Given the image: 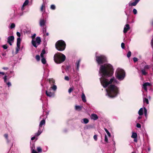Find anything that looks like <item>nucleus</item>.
I'll list each match as a JSON object with an SVG mask.
<instances>
[{"label":"nucleus","mask_w":153,"mask_h":153,"mask_svg":"<svg viewBox=\"0 0 153 153\" xmlns=\"http://www.w3.org/2000/svg\"><path fill=\"white\" fill-rule=\"evenodd\" d=\"M134 141L135 142H137V138H134Z\"/></svg>","instance_id":"052dcab7"},{"label":"nucleus","mask_w":153,"mask_h":153,"mask_svg":"<svg viewBox=\"0 0 153 153\" xmlns=\"http://www.w3.org/2000/svg\"><path fill=\"white\" fill-rule=\"evenodd\" d=\"M29 3V1L28 0H26L25 1V2L24 3L21 8V10L22 11H23L25 9V8L24 7L27 5Z\"/></svg>","instance_id":"a211bd4d"},{"label":"nucleus","mask_w":153,"mask_h":153,"mask_svg":"<svg viewBox=\"0 0 153 153\" xmlns=\"http://www.w3.org/2000/svg\"><path fill=\"white\" fill-rule=\"evenodd\" d=\"M151 84L149 82L144 83L142 85V88L145 91H147V88L150 87L151 86Z\"/></svg>","instance_id":"f8f14e48"},{"label":"nucleus","mask_w":153,"mask_h":153,"mask_svg":"<svg viewBox=\"0 0 153 153\" xmlns=\"http://www.w3.org/2000/svg\"><path fill=\"white\" fill-rule=\"evenodd\" d=\"M130 27L128 24H126L124 27L123 30V33H126L127 31L130 29Z\"/></svg>","instance_id":"dca6fc26"},{"label":"nucleus","mask_w":153,"mask_h":153,"mask_svg":"<svg viewBox=\"0 0 153 153\" xmlns=\"http://www.w3.org/2000/svg\"><path fill=\"white\" fill-rule=\"evenodd\" d=\"M141 117H140V116H139L138 117V118H137V119L138 120H140V119H141Z\"/></svg>","instance_id":"680f3d73"},{"label":"nucleus","mask_w":153,"mask_h":153,"mask_svg":"<svg viewBox=\"0 0 153 153\" xmlns=\"http://www.w3.org/2000/svg\"><path fill=\"white\" fill-rule=\"evenodd\" d=\"M144 113L146 117L147 118V109L145 107H144Z\"/></svg>","instance_id":"a878e982"},{"label":"nucleus","mask_w":153,"mask_h":153,"mask_svg":"<svg viewBox=\"0 0 153 153\" xmlns=\"http://www.w3.org/2000/svg\"><path fill=\"white\" fill-rule=\"evenodd\" d=\"M74 88H70L68 90V92L69 93H70L74 90Z\"/></svg>","instance_id":"a19ab883"},{"label":"nucleus","mask_w":153,"mask_h":153,"mask_svg":"<svg viewBox=\"0 0 153 153\" xmlns=\"http://www.w3.org/2000/svg\"><path fill=\"white\" fill-rule=\"evenodd\" d=\"M131 137L133 138H137V134L136 133L133 132L132 133Z\"/></svg>","instance_id":"393cba45"},{"label":"nucleus","mask_w":153,"mask_h":153,"mask_svg":"<svg viewBox=\"0 0 153 153\" xmlns=\"http://www.w3.org/2000/svg\"><path fill=\"white\" fill-rule=\"evenodd\" d=\"M144 107L140 108L138 111V114L140 116L142 115L143 114Z\"/></svg>","instance_id":"aec40b11"},{"label":"nucleus","mask_w":153,"mask_h":153,"mask_svg":"<svg viewBox=\"0 0 153 153\" xmlns=\"http://www.w3.org/2000/svg\"><path fill=\"white\" fill-rule=\"evenodd\" d=\"M0 74H1L3 75H4V73L3 72H0Z\"/></svg>","instance_id":"e2e57ef3"},{"label":"nucleus","mask_w":153,"mask_h":153,"mask_svg":"<svg viewBox=\"0 0 153 153\" xmlns=\"http://www.w3.org/2000/svg\"><path fill=\"white\" fill-rule=\"evenodd\" d=\"M104 130H105V132H106V133H107L108 135V136L109 137H110L111 134L110 133V132L108 131L107 130V129L106 128H105Z\"/></svg>","instance_id":"72a5a7b5"},{"label":"nucleus","mask_w":153,"mask_h":153,"mask_svg":"<svg viewBox=\"0 0 153 153\" xmlns=\"http://www.w3.org/2000/svg\"><path fill=\"white\" fill-rule=\"evenodd\" d=\"M89 122L87 118L83 119L81 121V122L85 124H87Z\"/></svg>","instance_id":"4be33fe9"},{"label":"nucleus","mask_w":153,"mask_h":153,"mask_svg":"<svg viewBox=\"0 0 153 153\" xmlns=\"http://www.w3.org/2000/svg\"><path fill=\"white\" fill-rule=\"evenodd\" d=\"M3 69L5 70H7L8 68H7L4 67L3 68Z\"/></svg>","instance_id":"69168bd1"},{"label":"nucleus","mask_w":153,"mask_h":153,"mask_svg":"<svg viewBox=\"0 0 153 153\" xmlns=\"http://www.w3.org/2000/svg\"><path fill=\"white\" fill-rule=\"evenodd\" d=\"M45 53V50L43 49L41 53L40 54V56L41 58L44 57V55Z\"/></svg>","instance_id":"cd10ccee"},{"label":"nucleus","mask_w":153,"mask_h":153,"mask_svg":"<svg viewBox=\"0 0 153 153\" xmlns=\"http://www.w3.org/2000/svg\"><path fill=\"white\" fill-rule=\"evenodd\" d=\"M152 26H153V21H152Z\"/></svg>","instance_id":"774afa93"},{"label":"nucleus","mask_w":153,"mask_h":153,"mask_svg":"<svg viewBox=\"0 0 153 153\" xmlns=\"http://www.w3.org/2000/svg\"><path fill=\"white\" fill-rule=\"evenodd\" d=\"M37 150L39 152H42V149L40 147H38L37 148Z\"/></svg>","instance_id":"f704fd0d"},{"label":"nucleus","mask_w":153,"mask_h":153,"mask_svg":"<svg viewBox=\"0 0 153 153\" xmlns=\"http://www.w3.org/2000/svg\"><path fill=\"white\" fill-rule=\"evenodd\" d=\"M3 79H4V81L5 82L7 83V76H5L4 77Z\"/></svg>","instance_id":"37998d69"},{"label":"nucleus","mask_w":153,"mask_h":153,"mask_svg":"<svg viewBox=\"0 0 153 153\" xmlns=\"http://www.w3.org/2000/svg\"><path fill=\"white\" fill-rule=\"evenodd\" d=\"M57 86L54 84L51 85V87L50 88V89L51 90L52 89L54 91H56L57 89Z\"/></svg>","instance_id":"412c9836"},{"label":"nucleus","mask_w":153,"mask_h":153,"mask_svg":"<svg viewBox=\"0 0 153 153\" xmlns=\"http://www.w3.org/2000/svg\"><path fill=\"white\" fill-rule=\"evenodd\" d=\"M15 27V24L14 23H12L10 25V28L11 29H12V28H14Z\"/></svg>","instance_id":"e433bc0d"},{"label":"nucleus","mask_w":153,"mask_h":153,"mask_svg":"<svg viewBox=\"0 0 153 153\" xmlns=\"http://www.w3.org/2000/svg\"><path fill=\"white\" fill-rule=\"evenodd\" d=\"M82 99L83 102H85L86 101L85 95L83 93L82 95Z\"/></svg>","instance_id":"5701e85b"},{"label":"nucleus","mask_w":153,"mask_h":153,"mask_svg":"<svg viewBox=\"0 0 153 153\" xmlns=\"http://www.w3.org/2000/svg\"><path fill=\"white\" fill-rule=\"evenodd\" d=\"M45 53V50L43 49L41 53L40 54V56L41 58L44 57V55Z\"/></svg>","instance_id":"bb28decb"},{"label":"nucleus","mask_w":153,"mask_h":153,"mask_svg":"<svg viewBox=\"0 0 153 153\" xmlns=\"http://www.w3.org/2000/svg\"><path fill=\"white\" fill-rule=\"evenodd\" d=\"M32 153H38L34 149H33L32 151Z\"/></svg>","instance_id":"5fc2aeb1"},{"label":"nucleus","mask_w":153,"mask_h":153,"mask_svg":"<svg viewBox=\"0 0 153 153\" xmlns=\"http://www.w3.org/2000/svg\"><path fill=\"white\" fill-rule=\"evenodd\" d=\"M36 34L35 33L34 34L31 36L32 39H34L35 37L36 36Z\"/></svg>","instance_id":"3c124183"},{"label":"nucleus","mask_w":153,"mask_h":153,"mask_svg":"<svg viewBox=\"0 0 153 153\" xmlns=\"http://www.w3.org/2000/svg\"><path fill=\"white\" fill-rule=\"evenodd\" d=\"M41 62L42 63L44 64H45L46 63V60L45 57L41 58Z\"/></svg>","instance_id":"2f4dec72"},{"label":"nucleus","mask_w":153,"mask_h":153,"mask_svg":"<svg viewBox=\"0 0 153 153\" xmlns=\"http://www.w3.org/2000/svg\"><path fill=\"white\" fill-rule=\"evenodd\" d=\"M14 39V37L13 36H9L8 37L7 42L10 45H12V42L13 41Z\"/></svg>","instance_id":"4468645a"},{"label":"nucleus","mask_w":153,"mask_h":153,"mask_svg":"<svg viewBox=\"0 0 153 153\" xmlns=\"http://www.w3.org/2000/svg\"><path fill=\"white\" fill-rule=\"evenodd\" d=\"M82 109V107L79 106V105H76L75 106V109L76 110L78 111H80Z\"/></svg>","instance_id":"c756f323"},{"label":"nucleus","mask_w":153,"mask_h":153,"mask_svg":"<svg viewBox=\"0 0 153 153\" xmlns=\"http://www.w3.org/2000/svg\"><path fill=\"white\" fill-rule=\"evenodd\" d=\"M49 82L51 84H53L55 83V81L53 79H49Z\"/></svg>","instance_id":"7c9ffc66"},{"label":"nucleus","mask_w":153,"mask_h":153,"mask_svg":"<svg viewBox=\"0 0 153 153\" xmlns=\"http://www.w3.org/2000/svg\"><path fill=\"white\" fill-rule=\"evenodd\" d=\"M44 35H46V36H48L49 35V33H46V32L45 33V34H44Z\"/></svg>","instance_id":"4d7b16f0"},{"label":"nucleus","mask_w":153,"mask_h":153,"mask_svg":"<svg viewBox=\"0 0 153 153\" xmlns=\"http://www.w3.org/2000/svg\"><path fill=\"white\" fill-rule=\"evenodd\" d=\"M104 140L105 142H106L107 143L108 142V139L106 135H105Z\"/></svg>","instance_id":"c03bdc74"},{"label":"nucleus","mask_w":153,"mask_h":153,"mask_svg":"<svg viewBox=\"0 0 153 153\" xmlns=\"http://www.w3.org/2000/svg\"><path fill=\"white\" fill-rule=\"evenodd\" d=\"M41 42L40 37H37L36 39H32L31 43L33 45L35 48L37 47L39 45Z\"/></svg>","instance_id":"9d476101"},{"label":"nucleus","mask_w":153,"mask_h":153,"mask_svg":"<svg viewBox=\"0 0 153 153\" xmlns=\"http://www.w3.org/2000/svg\"><path fill=\"white\" fill-rule=\"evenodd\" d=\"M16 35L19 37L17 39L16 43L17 47L16 48V53H18L20 49V44L21 43V39L20 38L21 36V34L20 33L17 32L16 33Z\"/></svg>","instance_id":"1a4fd4ad"},{"label":"nucleus","mask_w":153,"mask_h":153,"mask_svg":"<svg viewBox=\"0 0 153 153\" xmlns=\"http://www.w3.org/2000/svg\"><path fill=\"white\" fill-rule=\"evenodd\" d=\"M94 139L95 141H97V135H94Z\"/></svg>","instance_id":"a18cd8bd"},{"label":"nucleus","mask_w":153,"mask_h":153,"mask_svg":"<svg viewBox=\"0 0 153 153\" xmlns=\"http://www.w3.org/2000/svg\"><path fill=\"white\" fill-rule=\"evenodd\" d=\"M151 67L150 65H145L143 68H142L141 69V71L142 74L143 75L146 76L148 74V73L147 72V70L149 69Z\"/></svg>","instance_id":"9b49d317"},{"label":"nucleus","mask_w":153,"mask_h":153,"mask_svg":"<svg viewBox=\"0 0 153 153\" xmlns=\"http://www.w3.org/2000/svg\"><path fill=\"white\" fill-rule=\"evenodd\" d=\"M133 12L134 14H136L137 13V11L136 9L134 8L133 9Z\"/></svg>","instance_id":"ea45409f"},{"label":"nucleus","mask_w":153,"mask_h":153,"mask_svg":"<svg viewBox=\"0 0 153 153\" xmlns=\"http://www.w3.org/2000/svg\"><path fill=\"white\" fill-rule=\"evenodd\" d=\"M106 90V95L110 98L115 97L119 94L118 88L114 85H110Z\"/></svg>","instance_id":"f03ea898"},{"label":"nucleus","mask_w":153,"mask_h":153,"mask_svg":"<svg viewBox=\"0 0 153 153\" xmlns=\"http://www.w3.org/2000/svg\"><path fill=\"white\" fill-rule=\"evenodd\" d=\"M3 48L4 49H6L7 48L8 46L7 45H2Z\"/></svg>","instance_id":"79ce46f5"},{"label":"nucleus","mask_w":153,"mask_h":153,"mask_svg":"<svg viewBox=\"0 0 153 153\" xmlns=\"http://www.w3.org/2000/svg\"><path fill=\"white\" fill-rule=\"evenodd\" d=\"M36 59L37 61H39L40 59V56L39 55H36Z\"/></svg>","instance_id":"c9c22d12"},{"label":"nucleus","mask_w":153,"mask_h":153,"mask_svg":"<svg viewBox=\"0 0 153 153\" xmlns=\"http://www.w3.org/2000/svg\"><path fill=\"white\" fill-rule=\"evenodd\" d=\"M81 62L80 59L77 60L75 63V66L76 70L77 71H79V68L80 65V64Z\"/></svg>","instance_id":"2eb2a0df"},{"label":"nucleus","mask_w":153,"mask_h":153,"mask_svg":"<svg viewBox=\"0 0 153 153\" xmlns=\"http://www.w3.org/2000/svg\"><path fill=\"white\" fill-rule=\"evenodd\" d=\"M106 57L103 55L97 56L96 54V61L99 65L102 64L106 61Z\"/></svg>","instance_id":"0eeeda50"},{"label":"nucleus","mask_w":153,"mask_h":153,"mask_svg":"<svg viewBox=\"0 0 153 153\" xmlns=\"http://www.w3.org/2000/svg\"><path fill=\"white\" fill-rule=\"evenodd\" d=\"M131 51H128L127 54V57L128 58H129L131 56Z\"/></svg>","instance_id":"58836bf2"},{"label":"nucleus","mask_w":153,"mask_h":153,"mask_svg":"<svg viewBox=\"0 0 153 153\" xmlns=\"http://www.w3.org/2000/svg\"><path fill=\"white\" fill-rule=\"evenodd\" d=\"M133 61L134 62H137L138 60V59L137 58H136V57H134L133 58Z\"/></svg>","instance_id":"09e8293b"},{"label":"nucleus","mask_w":153,"mask_h":153,"mask_svg":"<svg viewBox=\"0 0 153 153\" xmlns=\"http://www.w3.org/2000/svg\"><path fill=\"white\" fill-rule=\"evenodd\" d=\"M35 139V136L32 137L31 138V140H34Z\"/></svg>","instance_id":"bf43d9fd"},{"label":"nucleus","mask_w":153,"mask_h":153,"mask_svg":"<svg viewBox=\"0 0 153 153\" xmlns=\"http://www.w3.org/2000/svg\"><path fill=\"white\" fill-rule=\"evenodd\" d=\"M126 73L122 69L118 68L115 72V76L119 80L121 81L125 78Z\"/></svg>","instance_id":"20e7f679"},{"label":"nucleus","mask_w":153,"mask_h":153,"mask_svg":"<svg viewBox=\"0 0 153 153\" xmlns=\"http://www.w3.org/2000/svg\"><path fill=\"white\" fill-rule=\"evenodd\" d=\"M121 46L123 49H124L125 48V44L124 43L122 42L121 44Z\"/></svg>","instance_id":"8fccbe9b"},{"label":"nucleus","mask_w":153,"mask_h":153,"mask_svg":"<svg viewBox=\"0 0 153 153\" xmlns=\"http://www.w3.org/2000/svg\"><path fill=\"white\" fill-rule=\"evenodd\" d=\"M143 102L144 103H146L147 104H148L149 103L148 100V99L146 98H143Z\"/></svg>","instance_id":"473e14b6"},{"label":"nucleus","mask_w":153,"mask_h":153,"mask_svg":"<svg viewBox=\"0 0 153 153\" xmlns=\"http://www.w3.org/2000/svg\"><path fill=\"white\" fill-rule=\"evenodd\" d=\"M41 11L43 12H45V4H43L41 7Z\"/></svg>","instance_id":"b1692460"},{"label":"nucleus","mask_w":153,"mask_h":153,"mask_svg":"<svg viewBox=\"0 0 153 153\" xmlns=\"http://www.w3.org/2000/svg\"><path fill=\"white\" fill-rule=\"evenodd\" d=\"M64 79L65 80H66V81H69V77L68 76H65V78H64Z\"/></svg>","instance_id":"de8ad7c7"},{"label":"nucleus","mask_w":153,"mask_h":153,"mask_svg":"<svg viewBox=\"0 0 153 153\" xmlns=\"http://www.w3.org/2000/svg\"><path fill=\"white\" fill-rule=\"evenodd\" d=\"M136 127L138 128H140L141 127V125L139 123H137L136 124Z\"/></svg>","instance_id":"49530a36"},{"label":"nucleus","mask_w":153,"mask_h":153,"mask_svg":"<svg viewBox=\"0 0 153 153\" xmlns=\"http://www.w3.org/2000/svg\"><path fill=\"white\" fill-rule=\"evenodd\" d=\"M145 64H146V63L145 62H143L142 63L141 65L142 66H143Z\"/></svg>","instance_id":"13d9d810"},{"label":"nucleus","mask_w":153,"mask_h":153,"mask_svg":"<svg viewBox=\"0 0 153 153\" xmlns=\"http://www.w3.org/2000/svg\"><path fill=\"white\" fill-rule=\"evenodd\" d=\"M148 150L149 151H150V148H148Z\"/></svg>","instance_id":"338daca9"},{"label":"nucleus","mask_w":153,"mask_h":153,"mask_svg":"<svg viewBox=\"0 0 153 153\" xmlns=\"http://www.w3.org/2000/svg\"><path fill=\"white\" fill-rule=\"evenodd\" d=\"M51 89H48L45 91V94L48 97H52L54 96V94L53 92H51Z\"/></svg>","instance_id":"ddd939ff"},{"label":"nucleus","mask_w":153,"mask_h":153,"mask_svg":"<svg viewBox=\"0 0 153 153\" xmlns=\"http://www.w3.org/2000/svg\"><path fill=\"white\" fill-rule=\"evenodd\" d=\"M112 141H113V144L114 145V147H115V141L114 140H112Z\"/></svg>","instance_id":"0e129e2a"},{"label":"nucleus","mask_w":153,"mask_h":153,"mask_svg":"<svg viewBox=\"0 0 153 153\" xmlns=\"http://www.w3.org/2000/svg\"><path fill=\"white\" fill-rule=\"evenodd\" d=\"M53 58L54 60L56 63L60 64L65 60L66 57L64 54L60 53H58L54 55Z\"/></svg>","instance_id":"7ed1b4c3"},{"label":"nucleus","mask_w":153,"mask_h":153,"mask_svg":"<svg viewBox=\"0 0 153 153\" xmlns=\"http://www.w3.org/2000/svg\"><path fill=\"white\" fill-rule=\"evenodd\" d=\"M66 44L64 41L62 40L58 41L56 44V48L59 51H62L65 50Z\"/></svg>","instance_id":"39448f33"},{"label":"nucleus","mask_w":153,"mask_h":153,"mask_svg":"<svg viewBox=\"0 0 153 153\" xmlns=\"http://www.w3.org/2000/svg\"><path fill=\"white\" fill-rule=\"evenodd\" d=\"M46 20L44 18H41L39 21L40 26L42 28V30L43 33L46 32Z\"/></svg>","instance_id":"6e6552de"},{"label":"nucleus","mask_w":153,"mask_h":153,"mask_svg":"<svg viewBox=\"0 0 153 153\" xmlns=\"http://www.w3.org/2000/svg\"><path fill=\"white\" fill-rule=\"evenodd\" d=\"M91 118L94 120H97L98 119V117L97 114H91Z\"/></svg>","instance_id":"6ab92c4d"},{"label":"nucleus","mask_w":153,"mask_h":153,"mask_svg":"<svg viewBox=\"0 0 153 153\" xmlns=\"http://www.w3.org/2000/svg\"><path fill=\"white\" fill-rule=\"evenodd\" d=\"M45 53V50L43 49L41 53L40 54V56L41 58L44 57V55Z\"/></svg>","instance_id":"c85d7f7f"},{"label":"nucleus","mask_w":153,"mask_h":153,"mask_svg":"<svg viewBox=\"0 0 153 153\" xmlns=\"http://www.w3.org/2000/svg\"><path fill=\"white\" fill-rule=\"evenodd\" d=\"M113 66L107 63L101 65L99 71V74L101 76L100 81L101 84L104 88L106 87L111 83L116 84L119 83L114 77L109 81L105 77L111 76L113 73Z\"/></svg>","instance_id":"f257e3e1"},{"label":"nucleus","mask_w":153,"mask_h":153,"mask_svg":"<svg viewBox=\"0 0 153 153\" xmlns=\"http://www.w3.org/2000/svg\"><path fill=\"white\" fill-rule=\"evenodd\" d=\"M45 124V119L42 120L40 123L39 125V129L37 132L35 134L36 136H38L42 132L44 128V125Z\"/></svg>","instance_id":"423d86ee"},{"label":"nucleus","mask_w":153,"mask_h":153,"mask_svg":"<svg viewBox=\"0 0 153 153\" xmlns=\"http://www.w3.org/2000/svg\"><path fill=\"white\" fill-rule=\"evenodd\" d=\"M4 137H5L7 139V138H8V134H4Z\"/></svg>","instance_id":"6e6d98bb"},{"label":"nucleus","mask_w":153,"mask_h":153,"mask_svg":"<svg viewBox=\"0 0 153 153\" xmlns=\"http://www.w3.org/2000/svg\"><path fill=\"white\" fill-rule=\"evenodd\" d=\"M56 7L55 5L52 4L51 5V9L53 10H54L55 9Z\"/></svg>","instance_id":"4c0bfd02"},{"label":"nucleus","mask_w":153,"mask_h":153,"mask_svg":"<svg viewBox=\"0 0 153 153\" xmlns=\"http://www.w3.org/2000/svg\"><path fill=\"white\" fill-rule=\"evenodd\" d=\"M21 10L22 11V12H20L19 13V15L20 16H22V15H23V11H22V10Z\"/></svg>","instance_id":"603ef678"},{"label":"nucleus","mask_w":153,"mask_h":153,"mask_svg":"<svg viewBox=\"0 0 153 153\" xmlns=\"http://www.w3.org/2000/svg\"><path fill=\"white\" fill-rule=\"evenodd\" d=\"M140 1V0H135L134 2L132 3L130 2L128 3V5L129 6H135Z\"/></svg>","instance_id":"f3484780"},{"label":"nucleus","mask_w":153,"mask_h":153,"mask_svg":"<svg viewBox=\"0 0 153 153\" xmlns=\"http://www.w3.org/2000/svg\"><path fill=\"white\" fill-rule=\"evenodd\" d=\"M7 85L9 87L11 86V83L10 82H8L6 83Z\"/></svg>","instance_id":"864d4df0"}]
</instances>
